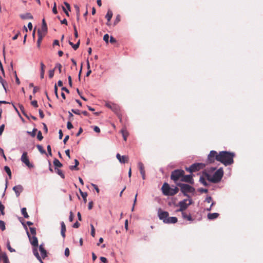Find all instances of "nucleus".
Segmentation results:
<instances>
[{
  "label": "nucleus",
  "mask_w": 263,
  "mask_h": 263,
  "mask_svg": "<svg viewBox=\"0 0 263 263\" xmlns=\"http://www.w3.org/2000/svg\"><path fill=\"white\" fill-rule=\"evenodd\" d=\"M63 165H49V169L51 172H54L58 174L62 178H64V174L61 170L60 167Z\"/></svg>",
  "instance_id": "6"
},
{
  "label": "nucleus",
  "mask_w": 263,
  "mask_h": 263,
  "mask_svg": "<svg viewBox=\"0 0 263 263\" xmlns=\"http://www.w3.org/2000/svg\"><path fill=\"white\" fill-rule=\"evenodd\" d=\"M0 229L2 231H4L6 229L5 223L4 221H3L2 220H0Z\"/></svg>",
  "instance_id": "39"
},
{
  "label": "nucleus",
  "mask_w": 263,
  "mask_h": 263,
  "mask_svg": "<svg viewBox=\"0 0 263 263\" xmlns=\"http://www.w3.org/2000/svg\"><path fill=\"white\" fill-rule=\"evenodd\" d=\"M177 218L176 217H168L164 221L165 223H175L177 222Z\"/></svg>",
  "instance_id": "18"
},
{
  "label": "nucleus",
  "mask_w": 263,
  "mask_h": 263,
  "mask_svg": "<svg viewBox=\"0 0 263 263\" xmlns=\"http://www.w3.org/2000/svg\"><path fill=\"white\" fill-rule=\"evenodd\" d=\"M202 165H191L190 167L186 168V170L187 171L192 173L199 170L202 168Z\"/></svg>",
  "instance_id": "17"
},
{
  "label": "nucleus",
  "mask_w": 263,
  "mask_h": 263,
  "mask_svg": "<svg viewBox=\"0 0 263 263\" xmlns=\"http://www.w3.org/2000/svg\"><path fill=\"white\" fill-rule=\"evenodd\" d=\"M61 235L64 238L65 237V232L66 231V226L63 221H62L61 222Z\"/></svg>",
  "instance_id": "22"
},
{
  "label": "nucleus",
  "mask_w": 263,
  "mask_h": 263,
  "mask_svg": "<svg viewBox=\"0 0 263 263\" xmlns=\"http://www.w3.org/2000/svg\"><path fill=\"white\" fill-rule=\"evenodd\" d=\"M37 138L40 140H42L43 138L42 136V133L41 131H39L37 135Z\"/></svg>",
  "instance_id": "49"
},
{
  "label": "nucleus",
  "mask_w": 263,
  "mask_h": 263,
  "mask_svg": "<svg viewBox=\"0 0 263 263\" xmlns=\"http://www.w3.org/2000/svg\"><path fill=\"white\" fill-rule=\"evenodd\" d=\"M121 133H122V136L123 137L124 141H126L127 137L128 135V133L127 131L126 130V129L125 128H123L121 130Z\"/></svg>",
  "instance_id": "30"
},
{
  "label": "nucleus",
  "mask_w": 263,
  "mask_h": 263,
  "mask_svg": "<svg viewBox=\"0 0 263 263\" xmlns=\"http://www.w3.org/2000/svg\"><path fill=\"white\" fill-rule=\"evenodd\" d=\"M37 131L36 128H33L32 132H27V133L34 137L35 136V132Z\"/></svg>",
  "instance_id": "42"
},
{
  "label": "nucleus",
  "mask_w": 263,
  "mask_h": 263,
  "mask_svg": "<svg viewBox=\"0 0 263 263\" xmlns=\"http://www.w3.org/2000/svg\"><path fill=\"white\" fill-rule=\"evenodd\" d=\"M203 175L209 181L214 183H217L221 180L223 175V171L222 168H220L212 176L206 172H204Z\"/></svg>",
  "instance_id": "2"
},
{
  "label": "nucleus",
  "mask_w": 263,
  "mask_h": 263,
  "mask_svg": "<svg viewBox=\"0 0 263 263\" xmlns=\"http://www.w3.org/2000/svg\"><path fill=\"white\" fill-rule=\"evenodd\" d=\"M20 16L23 20L33 18L32 15L30 13H26L25 14H21Z\"/></svg>",
  "instance_id": "26"
},
{
  "label": "nucleus",
  "mask_w": 263,
  "mask_h": 263,
  "mask_svg": "<svg viewBox=\"0 0 263 263\" xmlns=\"http://www.w3.org/2000/svg\"><path fill=\"white\" fill-rule=\"evenodd\" d=\"M44 36H45V35L41 34L40 33H38V39H37V45L38 47H40L41 42Z\"/></svg>",
  "instance_id": "32"
},
{
  "label": "nucleus",
  "mask_w": 263,
  "mask_h": 263,
  "mask_svg": "<svg viewBox=\"0 0 263 263\" xmlns=\"http://www.w3.org/2000/svg\"><path fill=\"white\" fill-rule=\"evenodd\" d=\"M80 226V224L78 222H76L73 225V228H78Z\"/></svg>",
  "instance_id": "62"
},
{
  "label": "nucleus",
  "mask_w": 263,
  "mask_h": 263,
  "mask_svg": "<svg viewBox=\"0 0 263 263\" xmlns=\"http://www.w3.org/2000/svg\"><path fill=\"white\" fill-rule=\"evenodd\" d=\"M100 260L103 263H106L107 261V259L104 257H101Z\"/></svg>",
  "instance_id": "64"
},
{
  "label": "nucleus",
  "mask_w": 263,
  "mask_h": 263,
  "mask_svg": "<svg viewBox=\"0 0 263 263\" xmlns=\"http://www.w3.org/2000/svg\"><path fill=\"white\" fill-rule=\"evenodd\" d=\"M73 217H74V216H73V214L72 213V212L71 211L70 212V215H69V220L70 222H72L73 220Z\"/></svg>",
  "instance_id": "55"
},
{
  "label": "nucleus",
  "mask_w": 263,
  "mask_h": 263,
  "mask_svg": "<svg viewBox=\"0 0 263 263\" xmlns=\"http://www.w3.org/2000/svg\"><path fill=\"white\" fill-rule=\"evenodd\" d=\"M184 174V172L182 170H175L172 173L171 178L175 182H176L179 179L181 180V178Z\"/></svg>",
  "instance_id": "5"
},
{
  "label": "nucleus",
  "mask_w": 263,
  "mask_h": 263,
  "mask_svg": "<svg viewBox=\"0 0 263 263\" xmlns=\"http://www.w3.org/2000/svg\"><path fill=\"white\" fill-rule=\"evenodd\" d=\"M33 252L35 256L37 258L39 261H41V257L40 256L38 251L37 247H34L33 249Z\"/></svg>",
  "instance_id": "28"
},
{
  "label": "nucleus",
  "mask_w": 263,
  "mask_h": 263,
  "mask_svg": "<svg viewBox=\"0 0 263 263\" xmlns=\"http://www.w3.org/2000/svg\"><path fill=\"white\" fill-rule=\"evenodd\" d=\"M192 204V200L191 199H184L182 201H180L178 203V205L180 208L177 210V212H183L185 210H186L187 207Z\"/></svg>",
  "instance_id": "4"
},
{
  "label": "nucleus",
  "mask_w": 263,
  "mask_h": 263,
  "mask_svg": "<svg viewBox=\"0 0 263 263\" xmlns=\"http://www.w3.org/2000/svg\"><path fill=\"white\" fill-rule=\"evenodd\" d=\"M21 212L24 217L26 218H29V215L27 212V210L26 208H23L21 210Z\"/></svg>",
  "instance_id": "34"
},
{
  "label": "nucleus",
  "mask_w": 263,
  "mask_h": 263,
  "mask_svg": "<svg viewBox=\"0 0 263 263\" xmlns=\"http://www.w3.org/2000/svg\"><path fill=\"white\" fill-rule=\"evenodd\" d=\"M37 147L39 149V151L42 153V154H44L45 153V151L44 149V148H43V147L40 145H37Z\"/></svg>",
  "instance_id": "45"
},
{
  "label": "nucleus",
  "mask_w": 263,
  "mask_h": 263,
  "mask_svg": "<svg viewBox=\"0 0 263 263\" xmlns=\"http://www.w3.org/2000/svg\"><path fill=\"white\" fill-rule=\"evenodd\" d=\"M27 234L30 240V242L31 244L34 247H38V240L37 237L35 236H31L29 232H27Z\"/></svg>",
  "instance_id": "9"
},
{
  "label": "nucleus",
  "mask_w": 263,
  "mask_h": 263,
  "mask_svg": "<svg viewBox=\"0 0 263 263\" xmlns=\"http://www.w3.org/2000/svg\"><path fill=\"white\" fill-rule=\"evenodd\" d=\"M120 21V15H117L114 22V25H116Z\"/></svg>",
  "instance_id": "47"
},
{
  "label": "nucleus",
  "mask_w": 263,
  "mask_h": 263,
  "mask_svg": "<svg viewBox=\"0 0 263 263\" xmlns=\"http://www.w3.org/2000/svg\"><path fill=\"white\" fill-rule=\"evenodd\" d=\"M93 130H94V131H95V132L98 133H100V128H99L98 126H94V127H93Z\"/></svg>",
  "instance_id": "60"
},
{
  "label": "nucleus",
  "mask_w": 263,
  "mask_h": 263,
  "mask_svg": "<svg viewBox=\"0 0 263 263\" xmlns=\"http://www.w3.org/2000/svg\"><path fill=\"white\" fill-rule=\"evenodd\" d=\"M219 214L217 213H209L208 215V218L210 220H213L214 219L217 218Z\"/></svg>",
  "instance_id": "24"
},
{
  "label": "nucleus",
  "mask_w": 263,
  "mask_h": 263,
  "mask_svg": "<svg viewBox=\"0 0 263 263\" xmlns=\"http://www.w3.org/2000/svg\"><path fill=\"white\" fill-rule=\"evenodd\" d=\"M109 37V35L108 34H106L103 36V40L106 43H108V42Z\"/></svg>",
  "instance_id": "52"
},
{
  "label": "nucleus",
  "mask_w": 263,
  "mask_h": 263,
  "mask_svg": "<svg viewBox=\"0 0 263 263\" xmlns=\"http://www.w3.org/2000/svg\"><path fill=\"white\" fill-rule=\"evenodd\" d=\"M5 206L2 204V202L0 201V215H4L5 214Z\"/></svg>",
  "instance_id": "36"
},
{
  "label": "nucleus",
  "mask_w": 263,
  "mask_h": 263,
  "mask_svg": "<svg viewBox=\"0 0 263 263\" xmlns=\"http://www.w3.org/2000/svg\"><path fill=\"white\" fill-rule=\"evenodd\" d=\"M71 111L76 115H80V111L79 109H72Z\"/></svg>",
  "instance_id": "54"
},
{
  "label": "nucleus",
  "mask_w": 263,
  "mask_h": 263,
  "mask_svg": "<svg viewBox=\"0 0 263 263\" xmlns=\"http://www.w3.org/2000/svg\"><path fill=\"white\" fill-rule=\"evenodd\" d=\"M0 260H2L4 262L9 260L6 253L0 252Z\"/></svg>",
  "instance_id": "25"
},
{
  "label": "nucleus",
  "mask_w": 263,
  "mask_h": 263,
  "mask_svg": "<svg viewBox=\"0 0 263 263\" xmlns=\"http://www.w3.org/2000/svg\"><path fill=\"white\" fill-rule=\"evenodd\" d=\"M171 187L167 183H164L161 188L163 194L165 196L169 195V191Z\"/></svg>",
  "instance_id": "13"
},
{
  "label": "nucleus",
  "mask_w": 263,
  "mask_h": 263,
  "mask_svg": "<svg viewBox=\"0 0 263 263\" xmlns=\"http://www.w3.org/2000/svg\"><path fill=\"white\" fill-rule=\"evenodd\" d=\"M55 69L56 68H58V70H59V73H61V71H62V65L60 63H57L55 64V67H54Z\"/></svg>",
  "instance_id": "40"
},
{
  "label": "nucleus",
  "mask_w": 263,
  "mask_h": 263,
  "mask_svg": "<svg viewBox=\"0 0 263 263\" xmlns=\"http://www.w3.org/2000/svg\"><path fill=\"white\" fill-rule=\"evenodd\" d=\"M117 158L121 163H128V158L126 156H121L119 154H117L116 155Z\"/></svg>",
  "instance_id": "14"
},
{
  "label": "nucleus",
  "mask_w": 263,
  "mask_h": 263,
  "mask_svg": "<svg viewBox=\"0 0 263 263\" xmlns=\"http://www.w3.org/2000/svg\"><path fill=\"white\" fill-rule=\"evenodd\" d=\"M177 185L180 187V191L183 195L188 198H190V197L187 193H193L195 191L194 187L187 184L178 183H177Z\"/></svg>",
  "instance_id": "3"
},
{
  "label": "nucleus",
  "mask_w": 263,
  "mask_h": 263,
  "mask_svg": "<svg viewBox=\"0 0 263 263\" xmlns=\"http://www.w3.org/2000/svg\"><path fill=\"white\" fill-rule=\"evenodd\" d=\"M70 254L69 250L68 248H66L65 250V255L66 257H68Z\"/></svg>",
  "instance_id": "56"
},
{
  "label": "nucleus",
  "mask_w": 263,
  "mask_h": 263,
  "mask_svg": "<svg viewBox=\"0 0 263 263\" xmlns=\"http://www.w3.org/2000/svg\"><path fill=\"white\" fill-rule=\"evenodd\" d=\"M139 171H140V174L142 176L143 179L144 180L145 179V169H144L143 165H140Z\"/></svg>",
  "instance_id": "29"
},
{
  "label": "nucleus",
  "mask_w": 263,
  "mask_h": 263,
  "mask_svg": "<svg viewBox=\"0 0 263 263\" xmlns=\"http://www.w3.org/2000/svg\"><path fill=\"white\" fill-rule=\"evenodd\" d=\"M78 165H71L70 167V169L72 171L73 170H78Z\"/></svg>",
  "instance_id": "57"
},
{
  "label": "nucleus",
  "mask_w": 263,
  "mask_h": 263,
  "mask_svg": "<svg viewBox=\"0 0 263 263\" xmlns=\"http://www.w3.org/2000/svg\"><path fill=\"white\" fill-rule=\"evenodd\" d=\"M0 83L3 85V87H4V89L5 90H6V88L5 85L6 82L2 79L1 76H0Z\"/></svg>",
  "instance_id": "48"
},
{
  "label": "nucleus",
  "mask_w": 263,
  "mask_h": 263,
  "mask_svg": "<svg viewBox=\"0 0 263 263\" xmlns=\"http://www.w3.org/2000/svg\"><path fill=\"white\" fill-rule=\"evenodd\" d=\"M47 31V26L44 18L42 20V25L40 29L38 30V33H41L45 35Z\"/></svg>",
  "instance_id": "12"
},
{
  "label": "nucleus",
  "mask_w": 263,
  "mask_h": 263,
  "mask_svg": "<svg viewBox=\"0 0 263 263\" xmlns=\"http://www.w3.org/2000/svg\"><path fill=\"white\" fill-rule=\"evenodd\" d=\"M217 152L215 151H211L208 155V159L209 163H212L214 162L215 159L216 160V157L218 156Z\"/></svg>",
  "instance_id": "7"
},
{
  "label": "nucleus",
  "mask_w": 263,
  "mask_h": 263,
  "mask_svg": "<svg viewBox=\"0 0 263 263\" xmlns=\"http://www.w3.org/2000/svg\"><path fill=\"white\" fill-rule=\"evenodd\" d=\"M182 217L185 219H187V220L189 221H192L193 220V218L191 215V214H187V213L186 212H182Z\"/></svg>",
  "instance_id": "27"
},
{
  "label": "nucleus",
  "mask_w": 263,
  "mask_h": 263,
  "mask_svg": "<svg viewBox=\"0 0 263 263\" xmlns=\"http://www.w3.org/2000/svg\"><path fill=\"white\" fill-rule=\"evenodd\" d=\"M67 127L68 129H71L73 128V125L70 121H68L67 123Z\"/></svg>",
  "instance_id": "53"
},
{
  "label": "nucleus",
  "mask_w": 263,
  "mask_h": 263,
  "mask_svg": "<svg viewBox=\"0 0 263 263\" xmlns=\"http://www.w3.org/2000/svg\"><path fill=\"white\" fill-rule=\"evenodd\" d=\"M235 156L234 153L221 151L216 157V160L223 164H232L234 162L233 158Z\"/></svg>",
  "instance_id": "1"
},
{
  "label": "nucleus",
  "mask_w": 263,
  "mask_h": 263,
  "mask_svg": "<svg viewBox=\"0 0 263 263\" xmlns=\"http://www.w3.org/2000/svg\"><path fill=\"white\" fill-rule=\"evenodd\" d=\"M179 191V189L177 187H175L174 188H171L169 191V195L168 196H174L178 193Z\"/></svg>",
  "instance_id": "21"
},
{
  "label": "nucleus",
  "mask_w": 263,
  "mask_h": 263,
  "mask_svg": "<svg viewBox=\"0 0 263 263\" xmlns=\"http://www.w3.org/2000/svg\"><path fill=\"white\" fill-rule=\"evenodd\" d=\"M73 29H74V36L76 37H78V31L77 30V29H76V27L75 25L73 26Z\"/></svg>",
  "instance_id": "59"
},
{
  "label": "nucleus",
  "mask_w": 263,
  "mask_h": 263,
  "mask_svg": "<svg viewBox=\"0 0 263 263\" xmlns=\"http://www.w3.org/2000/svg\"><path fill=\"white\" fill-rule=\"evenodd\" d=\"M200 181L205 186L208 185V183L203 177H200Z\"/></svg>",
  "instance_id": "50"
},
{
  "label": "nucleus",
  "mask_w": 263,
  "mask_h": 263,
  "mask_svg": "<svg viewBox=\"0 0 263 263\" xmlns=\"http://www.w3.org/2000/svg\"><path fill=\"white\" fill-rule=\"evenodd\" d=\"M19 107H20V109H21V110L22 111V113L24 114V115L25 116H26L27 118H29V117H28V116H27V115L25 114V110H24V106H23L22 105L20 104V105H19Z\"/></svg>",
  "instance_id": "43"
},
{
  "label": "nucleus",
  "mask_w": 263,
  "mask_h": 263,
  "mask_svg": "<svg viewBox=\"0 0 263 263\" xmlns=\"http://www.w3.org/2000/svg\"><path fill=\"white\" fill-rule=\"evenodd\" d=\"M55 68L51 69L49 71V77L51 79L54 76Z\"/></svg>",
  "instance_id": "41"
},
{
  "label": "nucleus",
  "mask_w": 263,
  "mask_h": 263,
  "mask_svg": "<svg viewBox=\"0 0 263 263\" xmlns=\"http://www.w3.org/2000/svg\"><path fill=\"white\" fill-rule=\"evenodd\" d=\"M169 216V214L166 211H162L160 209L158 211V216L160 219L162 220L163 222L164 223V221L165 219H167Z\"/></svg>",
  "instance_id": "11"
},
{
  "label": "nucleus",
  "mask_w": 263,
  "mask_h": 263,
  "mask_svg": "<svg viewBox=\"0 0 263 263\" xmlns=\"http://www.w3.org/2000/svg\"><path fill=\"white\" fill-rule=\"evenodd\" d=\"M181 181L191 184L194 183V180L192 175H184L183 174L182 178H181Z\"/></svg>",
  "instance_id": "8"
},
{
  "label": "nucleus",
  "mask_w": 263,
  "mask_h": 263,
  "mask_svg": "<svg viewBox=\"0 0 263 263\" xmlns=\"http://www.w3.org/2000/svg\"><path fill=\"white\" fill-rule=\"evenodd\" d=\"M31 104L32 106H33L34 107H37L38 106V105H37V102L35 100H34V101H32L31 102Z\"/></svg>",
  "instance_id": "58"
},
{
  "label": "nucleus",
  "mask_w": 263,
  "mask_h": 263,
  "mask_svg": "<svg viewBox=\"0 0 263 263\" xmlns=\"http://www.w3.org/2000/svg\"><path fill=\"white\" fill-rule=\"evenodd\" d=\"M7 248L9 250V251L10 252H14L15 251V250L13 249L12 248H11V246H10V242L9 241H8L7 242Z\"/></svg>",
  "instance_id": "38"
},
{
  "label": "nucleus",
  "mask_w": 263,
  "mask_h": 263,
  "mask_svg": "<svg viewBox=\"0 0 263 263\" xmlns=\"http://www.w3.org/2000/svg\"><path fill=\"white\" fill-rule=\"evenodd\" d=\"M4 170L6 171V172L7 173V174L8 175L9 178L11 179V172L10 168L8 166L6 165L5 166Z\"/></svg>",
  "instance_id": "35"
},
{
  "label": "nucleus",
  "mask_w": 263,
  "mask_h": 263,
  "mask_svg": "<svg viewBox=\"0 0 263 263\" xmlns=\"http://www.w3.org/2000/svg\"><path fill=\"white\" fill-rule=\"evenodd\" d=\"M52 12L54 14H57L58 13L57 9L56 3H54L53 7L52 8Z\"/></svg>",
  "instance_id": "51"
},
{
  "label": "nucleus",
  "mask_w": 263,
  "mask_h": 263,
  "mask_svg": "<svg viewBox=\"0 0 263 263\" xmlns=\"http://www.w3.org/2000/svg\"><path fill=\"white\" fill-rule=\"evenodd\" d=\"M105 106L116 112L119 110V106L115 103L107 102L105 104Z\"/></svg>",
  "instance_id": "10"
},
{
  "label": "nucleus",
  "mask_w": 263,
  "mask_h": 263,
  "mask_svg": "<svg viewBox=\"0 0 263 263\" xmlns=\"http://www.w3.org/2000/svg\"><path fill=\"white\" fill-rule=\"evenodd\" d=\"M112 12L110 10H108L107 12L105 15L106 18L108 22H110L112 16Z\"/></svg>",
  "instance_id": "31"
},
{
  "label": "nucleus",
  "mask_w": 263,
  "mask_h": 263,
  "mask_svg": "<svg viewBox=\"0 0 263 263\" xmlns=\"http://www.w3.org/2000/svg\"><path fill=\"white\" fill-rule=\"evenodd\" d=\"M13 190L15 192L17 196H18L23 191V187L21 185H18L13 187Z\"/></svg>",
  "instance_id": "19"
},
{
  "label": "nucleus",
  "mask_w": 263,
  "mask_h": 263,
  "mask_svg": "<svg viewBox=\"0 0 263 263\" xmlns=\"http://www.w3.org/2000/svg\"><path fill=\"white\" fill-rule=\"evenodd\" d=\"M91 227V235L92 237L95 236V229L94 226L92 224H90Z\"/></svg>",
  "instance_id": "44"
},
{
  "label": "nucleus",
  "mask_w": 263,
  "mask_h": 263,
  "mask_svg": "<svg viewBox=\"0 0 263 263\" xmlns=\"http://www.w3.org/2000/svg\"><path fill=\"white\" fill-rule=\"evenodd\" d=\"M21 161L25 164H30L29 160L27 156V152H24L21 157Z\"/></svg>",
  "instance_id": "16"
},
{
  "label": "nucleus",
  "mask_w": 263,
  "mask_h": 263,
  "mask_svg": "<svg viewBox=\"0 0 263 263\" xmlns=\"http://www.w3.org/2000/svg\"><path fill=\"white\" fill-rule=\"evenodd\" d=\"M212 198L210 196L207 197L205 199V201L207 202L208 203H210L211 202H212Z\"/></svg>",
  "instance_id": "63"
},
{
  "label": "nucleus",
  "mask_w": 263,
  "mask_h": 263,
  "mask_svg": "<svg viewBox=\"0 0 263 263\" xmlns=\"http://www.w3.org/2000/svg\"><path fill=\"white\" fill-rule=\"evenodd\" d=\"M39 250L41 252V257L43 259H44L47 256V252L44 248L43 245H41L39 247Z\"/></svg>",
  "instance_id": "20"
},
{
  "label": "nucleus",
  "mask_w": 263,
  "mask_h": 263,
  "mask_svg": "<svg viewBox=\"0 0 263 263\" xmlns=\"http://www.w3.org/2000/svg\"><path fill=\"white\" fill-rule=\"evenodd\" d=\"M30 235L32 236H35L36 235V230L34 228H30Z\"/></svg>",
  "instance_id": "37"
},
{
  "label": "nucleus",
  "mask_w": 263,
  "mask_h": 263,
  "mask_svg": "<svg viewBox=\"0 0 263 263\" xmlns=\"http://www.w3.org/2000/svg\"><path fill=\"white\" fill-rule=\"evenodd\" d=\"M4 128H5L4 124H2V125L0 126V135H2L3 132H4Z\"/></svg>",
  "instance_id": "61"
},
{
  "label": "nucleus",
  "mask_w": 263,
  "mask_h": 263,
  "mask_svg": "<svg viewBox=\"0 0 263 263\" xmlns=\"http://www.w3.org/2000/svg\"><path fill=\"white\" fill-rule=\"evenodd\" d=\"M80 41H78V42L74 44L72 47L73 48V49L74 50H76L79 47V45H80Z\"/></svg>",
  "instance_id": "46"
},
{
  "label": "nucleus",
  "mask_w": 263,
  "mask_h": 263,
  "mask_svg": "<svg viewBox=\"0 0 263 263\" xmlns=\"http://www.w3.org/2000/svg\"><path fill=\"white\" fill-rule=\"evenodd\" d=\"M64 4L66 8L64 6H62V9L63 11L64 12V13H65V14L66 15V16H69V11H71L70 5L66 2H64Z\"/></svg>",
  "instance_id": "15"
},
{
  "label": "nucleus",
  "mask_w": 263,
  "mask_h": 263,
  "mask_svg": "<svg viewBox=\"0 0 263 263\" xmlns=\"http://www.w3.org/2000/svg\"><path fill=\"white\" fill-rule=\"evenodd\" d=\"M41 66V73H40V77L41 79H43L44 78V72H45V66L44 63L42 62L40 63Z\"/></svg>",
  "instance_id": "23"
},
{
  "label": "nucleus",
  "mask_w": 263,
  "mask_h": 263,
  "mask_svg": "<svg viewBox=\"0 0 263 263\" xmlns=\"http://www.w3.org/2000/svg\"><path fill=\"white\" fill-rule=\"evenodd\" d=\"M80 193L83 199L84 202L86 203L87 202V193L83 192L81 190H80Z\"/></svg>",
  "instance_id": "33"
}]
</instances>
